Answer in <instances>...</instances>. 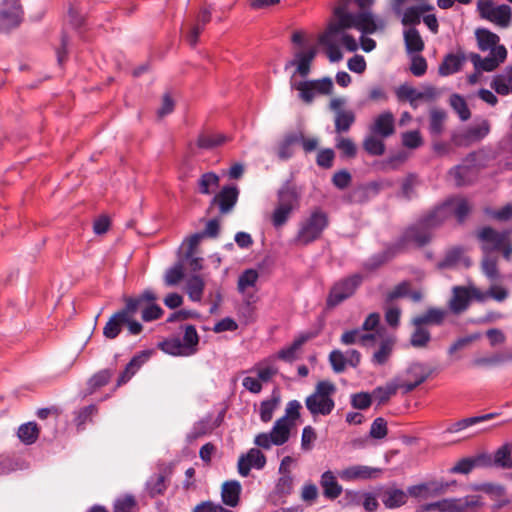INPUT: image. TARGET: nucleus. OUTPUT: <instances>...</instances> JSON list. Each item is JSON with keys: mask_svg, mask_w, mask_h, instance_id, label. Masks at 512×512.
<instances>
[{"mask_svg": "<svg viewBox=\"0 0 512 512\" xmlns=\"http://www.w3.org/2000/svg\"><path fill=\"white\" fill-rule=\"evenodd\" d=\"M374 0H338V4L333 9L335 21L347 18L354 28L362 34H374L377 31H383L386 27L384 18L375 15L371 11Z\"/></svg>", "mask_w": 512, "mask_h": 512, "instance_id": "obj_1", "label": "nucleus"}, {"mask_svg": "<svg viewBox=\"0 0 512 512\" xmlns=\"http://www.w3.org/2000/svg\"><path fill=\"white\" fill-rule=\"evenodd\" d=\"M446 206H435L421 216L415 224L409 226L396 241L398 247L402 250L408 243H414L418 247L427 245L432 239L433 230L447 219Z\"/></svg>", "mask_w": 512, "mask_h": 512, "instance_id": "obj_2", "label": "nucleus"}, {"mask_svg": "<svg viewBox=\"0 0 512 512\" xmlns=\"http://www.w3.org/2000/svg\"><path fill=\"white\" fill-rule=\"evenodd\" d=\"M336 390L334 383L329 380H321L316 384L313 393L306 397L305 406L314 419L332 413L335 408L333 395Z\"/></svg>", "mask_w": 512, "mask_h": 512, "instance_id": "obj_3", "label": "nucleus"}, {"mask_svg": "<svg viewBox=\"0 0 512 512\" xmlns=\"http://www.w3.org/2000/svg\"><path fill=\"white\" fill-rule=\"evenodd\" d=\"M328 226L327 212L321 208H315L299 223L294 242L301 246H307L318 240Z\"/></svg>", "mask_w": 512, "mask_h": 512, "instance_id": "obj_4", "label": "nucleus"}, {"mask_svg": "<svg viewBox=\"0 0 512 512\" xmlns=\"http://www.w3.org/2000/svg\"><path fill=\"white\" fill-rule=\"evenodd\" d=\"M363 281L364 276L361 273H353L335 281L327 295L326 307L328 309L335 308L353 297Z\"/></svg>", "mask_w": 512, "mask_h": 512, "instance_id": "obj_5", "label": "nucleus"}, {"mask_svg": "<svg viewBox=\"0 0 512 512\" xmlns=\"http://www.w3.org/2000/svg\"><path fill=\"white\" fill-rule=\"evenodd\" d=\"M490 132V123L486 119L470 126L461 127L451 133V143L457 147H469L481 142Z\"/></svg>", "mask_w": 512, "mask_h": 512, "instance_id": "obj_6", "label": "nucleus"}, {"mask_svg": "<svg viewBox=\"0 0 512 512\" xmlns=\"http://www.w3.org/2000/svg\"><path fill=\"white\" fill-rule=\"evenodd\" d=\"M349 29H351L350 22L346 17H342L340 21L333 20L330 22L325 32L319 37L320 44L327 47V56L330 62L334 63L342 60L343 54L336 43L337 35L342 30Z\"/></svg>", "mask_w": 512, "mask_h": 512, "instance_id": "obj_7", "label": "nucleus"}, {"mask_svg": "<svg viewBox=\"0 0 512 512\" xmlns=\"http://www.w3.org/2000/svg\"><path fill=\"white\" fill-rule=\"evenodd\" d=\"M23 10L19 0H3L0 5V31H9L21 23Z\"/></svg>", "mask_w": 512, "mask_h": 512, "instance_id": "obj_8", "label": "nucleus"}, {"mask_svg": "<svg viewBox=\"0 0 512 512\" xmlns=\"http://www.w3.org/2000/svg\"><path fill=\"white\" fill-rule=\"evenodd\" d=\"M383 180L370 181L355 186L346 196V201L351 204H364L375 198L384 188Z\"/></svg>", "mask_w": 512, "mask_h": 512, "instance_id": "obj_9", "label": "nucleus"}, {"mask_svg": "<svg viewBox=\"0 0 512 512\" xmlns=\"http://www.w3.org/2000/svg\"><path fill=\"white\" fill-rule=\"evenodd\" d=\"M507 57V50L504 45H499L492 49L488 56L482 58L477 53L470 54V60L473 63L475 70L491 72L494 71Z\"/></svg>", "mask_w": 512, "mask_h": 512, "instance_id": "obj_10", "label": "nucleus"}, {"mask_svg": "<svg viewBox=\"0 0 512 512\" xmlns=\"http://www.w3.org/2000/svg\"><path fill=\"white\" fill-rule=\"evenodd\" d=\"M510 230L498 232L490 226L482 227L478 233L477 238L481 242V249L485 254L500 250L504 240L510 236Z\"/></svg>", "mask_w": 512, "mask_h": 512, "instance_id": "obj_11", "label": "nucleus"}, {"mask_svg": "<svg viewBox=\"0 0 512 512\" xmlns=\"http://www.w3.org/2000/svg\"><path fill=\"white\" fill-rule=\"evenodd\" d=\"M125 303L123 310L128 316H135L139 311L142 313L148 302L157 301V295L152 289H145L140 294L134 296H124Z\"/></svg>", "mask_w": 512, "mask_h": 512, "instance_id": "obj_12", "label": "nucleus"}, {"mask_svg": "<svg viewBox=\"0 0 512 512\" xmlns=\"http://www.w3.org/2000/svg\"><path fill=\"white\" fill-rule=\"evenodd\" d=\"M301 194L291 179L286 180L277 191V205L298 210Z\"/></svg>", "mask_w": 512, "mask_h": 512, "instance_id": "obj_13", "label": "nucleus"}, {"mask_svg": "<svg viewBox=\"0 0 512 512\" xmlns=\"http://www.w3.org/2000/svg\"><path fill=\"white\" fill-rule=\"evenodd\" d=\"M239 197V189L236 185L223 186L219 193L212 199V204L217 203L221 214L230 213Z\"/></svg>", "mask_w": 512, "mask_h": 512, "instance_id": "obj_14", "label": "nucleus"}, {"mask_svg": "<svg viewBox=\"0 0 512 512\" xmlns=\"http://www.w3.org/2000/svg\"><path fill=\"white\" fill-rule=\"evenodd\" d=\"M369 131L382 139L392 136L395 132V118L392 112L384 111L375 117Z\"/></svg>", "mask_w": 512, "mask_h": 512, "instance_id": "obj_15", "label": "nucleus"}, {"mask_svg": "<svg viewBox=\"0 0 512 512\" xmlns=\"http://www.w3.org/2000/svg\"><path fill=\"white\" fill-rule=\"evenodd\" d=\"M471 302L470 286H455L452 289V297L449 300L450 310L458 315L466 311Z\"/></svg>", "mask_w": 512, "mask_h": 512, "instance_id": "obj_16", "label": "nucleus"}, {"mask_svg": "<svg viewBox=\"0 0 512 512\" xmlns=\"http://www.w3.org/2000/svg\"><path fill=\"white\" fill-rule=\"evenodd\" d=\"M440 205H447V218L453 214L458 223L462 224L471 213V205L469 201L462 197L448 198Z\"/></svg>", "mask_w": 512, "mask_h": 512, "instance_id": "obj_17", "label": "nucleus"}, {"mask_svg": "<svg viewBox=\"0 0 512 512\" xmlns=\"http://www.w3.org/2000/svg\"><path fill=\"white\" fill-rule=\"evenodd\" d=\"M315 56L316 50L314 48H310L306 52H297L295 54V59L290 60L285 64V70L292 66H296V73L301 77H306L310 73L311 63Z\"/></svg>", "mask_w": 512, "mask_h": 512, "instance_id": "obj_18", "label": "nucleus"}, {"mask_svg": "<svg viewBox=\"0 0 512 512\" xmlns=\"http://www.w3.org/2000/svg\"><path fill=\"white\" fill-rule=\"evenodd\" d=\"M149 356L150 352L147 350L141 351L134 355L132 359L126 364L124 370L120 373L117 379V386L126 384L146 362Z\"/></svg>", "mask_w": 512, "mask_h": 512, "instance_id": "obj_19", "label": "nucleus"}, {"mask_svg": "<svg viewBox=\"0 0 512 512\" xmlns=\"http://www.w3.org/2000/svg\"><path fill=\"white\" fill-rule=\"evenodd\" d=\"M383 505L387 509H396L407 503V493L396 487H387L379 493Z\"/></svg>", "mask_w": 512, "mask_h": 512, "instance_id": "obj_20", "label": "nucleus"}, {"mask_svg": "<svg viewBox=\"0 0 512 512\" xmlns=\"http://www.w3.org/2000/svg\"><path fill=\"white\" fill-rule=\"evenodd\" d=\"M383 470L381 468L370 467L366 465H354L346 468L342 472V478L347 480H367V479H376L382 474Z\"/></svg>", "mask_w": 512, "mask_h": 512, "instance_id": "obj_21", "label": "nucleus"}, {"mask_svg": "<svg viewBox=\"0 0 512 512\" xmlns=\"http://www.w3.org/2000/svg\"><path fill=\"white\" fill-rule=\"evenodd\" d=\"M401 251L397 242L388 245L383 251L373 254L365 263L364 267L367 270L373 271L382 266L387 261L391 260L397 253Z\"/></svg>", "mask_w": 512, "mask_h": 512, "instance_id": "obj_22", "label": "nucleus"}, {"mask_svg": "<svg viewBox=\"0 0 512 512\" xmlns=\"http://www.w3.org/2000/svg\"><path fill=\"white\" fill-rule=\"evenodd\" d=\"M128 314L122 309L115 312L103 328V336L107 339L118 337L127 322Z\"/></svg>", "mask_w": 512, "mask_h": 512, "instance_id": "obj_23", "label": "nucleus"}, {"mask_svg": "<svg viewBox=\"0 0 512 512\" xmlns=\"http://www.w3.org/2000/svg\"><path fill=\"white\" fill-rule=\"evenodd\" d=\"M345 499L348 503L362 505L367 512H374L378 508L376 497L369 492L346 491Z\"/></svg>", "mask_w": 512, "mask_h": 512, "instance_id": "obj_24", "label": "nucleus"}, {"mask_svg": "<svg viewBox=\"0 0 512 512\" xmlns=\"http://www.w3.org/2000/svg\"><path fill=\"white\" fill-rule=\"evenodd\" d=\"M491 88L502 96L512 94V65L493 76Z\"/></svg>", "mask_w": 512, "mask_h": 512, "instance_id": "obj_25", "label": "nucleus"}, {"mask_svg": "<svg viewBox=\"0 0 512 512\" xmlns=\"http://www.w3.org/2000/svg\"><path fill=\"white\" fill-rule=\"evenodd\" d=\"M320 486L323 490V496L329 500L338 498L343 491L342 486L338 483L335 475L330 470L325 471L321 475Z\"/></svg>", "mask_w": 512, "mask_h": 512, "instance_id": "obj_26", "label": "nucleus"}, {"mask_svg": "<svg viewBox=\"0 0 512 512\" xmlns=\"http://www.w3.org/2000/svg\"><path fill=\"white\" fill-rule=\"evenodd\" d=\"M465 60L466 57L463 53H448L439 65L438 72L441 76L455 74L461 70Z\"/></svg>", "mask_w": 512, "mask_h": 512, "instance_id": "obj_27", "label": "nucleus"}, {"mask_svg": "<svg viewBox=\"0 0 512 512\" xmlns=\"http://www.w3.org/2000/svg\"><path fill=\"white\" fill-rule=\"evenodd\" d=\"M433 9L434 7L430 4L407 7L404 11L402 10L401 22L405 26H416L420 24L423 13Z\"/></svg>", "mask_w": 512, "mask_h": 512, "instance_id": "obj_28", "label": "nucleus"}, {"mask_svg": "<svg viewBox=\"0 0 512 512\" xmlns=\"http://www.w3.org/2000/svg\"><path fill=\"white\" fill-rule=\"evenodd\" d=\"M310 339L309 334H301L293 342L277 352V358L287 363H292L297 359V353L300 348Z\"/></svg>", "mask_w": 512, "mask_h": 512, "instance_id": "obj_29", "label": "nucleus"}, {"mask_svg": "<svg viewBox=\"0 0 512 512\" xmlns=\"http://www.w3.org/2000/svg\"><path fill=\"white\" fill-rule=\"evenodd\" d=\"M241 485L236 480L226 481L222 486L221 498L225 505L236 507L240 500Z\"/></svg>", "mask_w": 512, "mask_h": 512, "instance_id": "obj_30", "label": "nucleus"}, {"mask_svg": "<svg viewBox=\"0 0 512 512\" xmlns=\"http://www.w3.org/2000/svg\"><path fill=\"white\" fill-rule=\"evenodd\" d=\"M291 428L292 426L286 423V418H279L275 421L269 432L275 446H282L289 440Z\"/></svg>", "mask_w": 512, "mask_h": 512, "instance_id": "obj_31", "label": "nucleus"}, {"mask_svg": "<svg viewBox=\"0 0 512 512\" xmlns=\"http://www.w3.org/2000/svg\"><path fill=\"white\" fill-rule=\"evenodd\" d=\"M446 312L439 308H429L427 311L413 318L412 323L414 326H423L425 324L440 325L444 321Z\"/></svg>", "mask_w": 512, "mask_h": 512, "instance_id": "obj_32", "label": "nucleus"}, {"mask_svg": "<svg viewBox=\"0 0 512 512\" xmlns=\"http://www.w3.org/2000/svg\"><path fill=\"white\" fill-rule=\"evenodd\" d=\"M508 362H512V352H501L487 357L475 358L472 365L475 367H494Z\"/></svg>", "mask_w": 512, "mask_h": 512, "instance_id": "obj_33", "label": "nucleus"}, {"mask_svg": "<svg viewBox=\"0 0 512 512\" xmlns=\"http://www.w3.org/2000/svg\"><path fill=\"white\" fill-rule=\"evenodd\" d=\"M184 330L182 345L189 356L194 355L198 350L199 335L194 325L181 326Z\"/></svg>", "mask_w": 512, "mask_h": 512, "instance_id": "obj_34", "label": "nucleus"}, {"mask_svg": "<svg viewBox=\"0 0 512 512\" xmlns=\"http://www.w3.org/2000/svg\"><path fill=\"white\" fill-rule=\"evenodd\" d=\"M362 146L370 156H382L386 150L384 139L372 133L364 138Z\"/></svg>", "mask_w": 512, "mask_h": 512, "instance_id": "obj_35", "label": "nucleus"}, {"mask_svg": "<svg viewBox=\"0 0 512 512\" xmlns=\"http://www.w3.org/2000/svg\"><path fill=\"white\" fill-rule=\"evenodd\" d=\"M19 440L25 445L34 444L39 437V428L36 422H27L21 424L17 431Z\"/></svg>", "mask_w": 512, "mask_h": 512, "instance_id": "obj_36", "label": "nucleus"}, {"mask_svg": "<svg viewBox=\"0 0 512 512\" xmlns=\"http://www.w3.org/2000/svg\"><path fill=\"white\" fill-rule=\"evenodd\" d=\"M476 38L478 47L481 51L492 50L496 48L499 42V36L486 28H479L476 30Z\"/></svg>", "mask_w": 512, "mask_h": 512, "instance_id": "obj_37", "label": "nucleus"}, {"mask_svg": "<svg viewBox=\"0 0 512 512\" xmlns=\"http://www.w3.org/2000/svg\"><path fill=\"white\" fill-rule=\"evenodd\" d=\"M395 94L399 101L407 100L413 107L417 106L415 103L417 100H421L426 97V93L418 91L407 84H402L396 88Z\"/></svg>", "mask_w": 512, "mask_h": 512, "instance_id": "obj_38", "label": "nucleus"}, {"mask_svg": "<svg viewBox=\"0 0 512 512\" xmlns=\"http://www.w3.org/2000/svg\"><path fill=\"white\" fill-rule=\"evenodd\" d=\"M431 373V369L419 362L411 363L405 371L408 380L420 381V385L429 378Z\"/></svg>", "mask_w": 512, "mask_h": 512, "instance_id": "obj_39", "label": "nucleus"}, {"mask_svg": "<svg viewBox=\"0 0 512 512\" xmlns=\"http://www.w3.org/2000/svg\"><path fill=\"white\" fill-rule=\"evenodd\" d=\"M404 42L408 53H417L424 49V42L415 27L404 31Z\"/></svg>", "mask_w": 512, "mask_h": 512, "instance_id": "obj_40", "label": "nucleus"}, {"mask_svg": "<svg viewBox=\"0 0 512 512\" xmlns=\"http://www.w3.org/2000/svg\"><path fill=\"white\" fill-rule=\"evenodd\" d=\"M291 87L299 92V98L307 104L312 103L318 93L313 80L295 82Z\"/></svg>", "mask_w": 512, "mask_h": 512, "instance_id": "obj_41", "label": "nucleus"}, {"mask_svg": "<svg viewBox=\"0 0 512 512\" xmlns=\"http://www.w3.org/2000/svg\"><path fill=\"white\" fill-rule=\"evenodd\" d=\"M148 495L152 498L163 495L167 489L166 477L163 474H153L145 484Z\"/></svg>", "mask_w": 512, "mask_h": 512, "instance_id": "obj_42", "label": "nucleus"}, {"mask_svg": "<svg viewBox=\"0 0 512 512\" xmlns=\"http://www.w3.org/2000/svg\"><path fill=\"white\" fill-rule=\"evenodd\" d=\"M355 119V113L352 110L339 111L334 118L335 132L337 134L348 132Z\"/></svg>", "mask_w": 512, "mask_h": 512, "instance_id": "obj_43", "label": "nucleus"}, {"mask_svg": "<svg viewBox=\"0 0 512 512\" xmlns=\"http://www.w3.org/2000/svg\"><path fill=\"white\" fill-rule=\"evenodd\" d=\"M397 390L398 386L395 381H391L385 386L376 387L371 393L372 401L375 400L378 405H383L397 393Z\"/></svg>", "mask_w": 512, "mask_h": 512, "instance_id": "obj_44", "label": "nucleus"}, {"mask_svg": "<svg viewBox=\"0 0 512 512\" xmlns=\"http://www.w3.org/2000/svg\"><path fill=\"white\" fill-rule=\"evenodd\" d=\"M158 347L166 354L172 356L188 357L187 351L184 349L180 338H167L158 344Z\"/></svg>", "mask_w": 512, "mask_h": 512, "instance_id": "obj_45", "label": "nucleus"}, {"mask_svg": "<svg viewBox=\"0 0 512 512\" xmlns=\"http://www.w3.org/2000/svg\"><path fill=\"white\" fill-rule=\"evenodd\" d=\"M446 119V112L441 109H433L430 112L429 119V133L433 137H438L444 130V122Z\"/></svg>", "mask_w": 512, "mask_h": 512, "instance_id": "obj_46", "label": "nucleus"}, {"mask_svg": "<svg viewBox=\"0 0 512 512\" xmlns=\"http://www.w3.org/2000/svg\"><path fill=\"white\" fill-rule=\"evenodd\" d=\"M205 288L204 280L199 275H192L186 284V290L189 298L194 302H199L202 299L203 291Z\"/></svg>", "mask_w": 512, "mask_h": 512, "instance_id": "obj_47", "label": "nucleus"}, {"mask_svg": "<svg viewBox=\"0 0 512 512\" xmlns=\"http://www.w3.org/2000/svg\"><path fill=\"white\" fill-rule=\"evenodd\" d=\"M494 465L504 469H512V448L510 443H505L494 453Z\"/></svg>", "mask_w": 512, "mask_h": 512, "instance_id": "obj_48", "label": "nucleus"}, {"mask_svg": "<svg viewBox=\"0 0 512 512\" xmlns=\"http://www.w3.org/2000/svg\"><path fill=\"white\" fill-rule=\"evenodd\" d=\"M227 141L224 134H205L202 133L198 136L197 146L200 149L210 150L216 148Z\"/></svg>", "mask_w": 512, "mask_h": 512, "instance_id": "obj_49", "label": "nucleus"}, {"mask_svg": "<svg viewBox=\"0 0 512 512\" xmlns=\"http://www.w3.org/2000/svg\"><path fill=\"white\" fill-rule=\"evenodd\" d=\"M295 211L297 210L276 204L271 214V223L273 227L276 229L283 227Z\"/></svg>", "mask_w": 512, "mask_h": 512, "instance_id": "obj_50", "label": "nucleus"}, {"mask_svg": "<svg viewBox=\"0 0 512 512\" xmlns=\"http://www.w3.org/2000/svg\"><path fill=\"white\" fill-rule=\"evenodd\" d=\"M449 104L461 121H467L471 117V112L463 96L456 93L452 94L449 99Z\"/></svg>", "mask_w": 512, "mask_h": 512, "instance_id": "obj_51", "label": "nucleus"}, {"mask_svg": "<svg viewBox=\"0 0 512 512\" xmlns=\"http://www.w3.org/2000/svg\"><path fill=\"white\" fill-rule=\"evenodd\" d=\"M280 401V396L278 394L273 393L272 398L263 400L260 403V419L264 423H268L271 421L273 417V413L277 408Z\"/></svg>", "mask_w": 512, "mask_h": 512, "instance_id": "obj_52", "label": "nucleus"}, {"mask_svg": "<svg viewBox=\"0 0 512 512\" xmlns=\"http://www.w3.org/2000/svg\"><path fill=\"white\" fill-rule=\"evenodd\" d=\"M393 350V343L390 340H383L379 348L373 353L372 363L376 366L384 365L390 358Z\"/></svg>", "mask_w": 512, "mask_h": 512, "instance_id": "obj_53", "label": "nucleus"}, {"mask_svg": "<svg viewBox=\"0 0 512 512\" xmlns=\"http://www.w3.org/2000/svg\"><path fill=\"white\" fill-rule=\"evenodd\" d=\"M212 430L209 419H201L193 424L190 432L186 436L187 443L191 444L196 439L206 435Z\"/></svg>", "mask_w": 512, "mask_h": 512, "instance_id": "obj_54", "label": "nucleus"}, {"mask_svg": "<svg viewBox=\"0 0 512 512\" xmlns=\"http://www.w3.org/2000/svg\"><path fill=\"white\" fill-rule=\"evenodd\" d=\"M335 147L340 151L343 158H354L357 155V146L350 138L337 137Z\"/></svg>", "mask_w": 512, "mask_h": 512, "instance_id": "obj_55", "label": "nucleus"}, {"mask_svg": "<svg viewBox=\"0 0 512 512\" xmlns=\"http://www.w3.org/2000/svg\"><path fill=\"white\" fill-rule=\"evenodd\" d=\"M463 251V248L460 246L453 247L452 249L448 250L444 258L441 261H439L438 268L448 269L457 265L458 262L461 260Z\"/></svg>", "mask_w": 512, "mask_h": 512, "instance_id": "obj_56", "label": "nucleus"}, {"mask_svg": "<svg viewBox=\"0 0 512 512\" xmlns=\"http://www.w3.org/2000/svg\"><path fill=\"white\" fill-rule=\"evenodd\" d=\"M512 11L510 6L502 4L496 7L491 22L498 24L501 27H508L511 21Z\"/></svg>", "mask_w": 512, "mask_h": 512, "instance_id": "obj_57", "label": "nucleus"}, {"mask_svg": "<svg viewBox=\"0 0 512 512\" xmlns=\"http://www.w3.org/2000/svg\"><path fill=\"white\" fill-rule=\"evenodd\" d=\"M258 277V272L255 269L250 268L244 270L238 278L237 286L239 292L243 293L246 288L255 286Z\"/></svg>", "mask_w": 512, "mask_h": 512, "instance_id": "obj_58", "label": "nucleus"}, {"mask_svg": "<svg viewBox=\"0 0 512 512\" xmlns=\"http://www.w3.org/2000/svg\"><path fill=\"white\" fill-rule=\"evenodd\" d=\"M431 340L430 332L422 326H415L411 335L410 344L415 348L425 347Z\"/></svg>", "mask_w": 512, "mask_h": 512, "instance_id": "obj_59", "label": "nucleus"}, {"mask_svg": "<svg viewBox=\"0 0 512 512\" xmlns=\"http://www.w3.org/2000/svg\"><path fill=\"white\" fill-rule=\"evenodd\" d=\"M275 485V493L281 497L291 494L293 490V477L291 473H280Z\"/></svg>", "mask_w": 512, "mask_h": 512, "instance_id": "obj_60", "label": "nucleus"}, {"mask_svg": "<svg viewBox=\"0 0 512 512\" xmlns=\"http://www.w3.org/2000/svg\"><path fill=\"white\" fill-rule=\"evenodd\" d=\"M184 277V269L182 263L178 262L167 269L164 281L167 286L177 285Z\"/></svg>", "mask_w": 512, "mask_h": 512, "instance_id": "obj_61", "label": "nucleus"}, {"mask_svg": "<svg viewBox=\"0 0 512 512\" xmlns=\"http://www.w3.org/2000/svg\"><path fill=\"white\" fill-rule=\"evenodd\" d=\"M163 314L164 310L156 303V301H151L144 307L141 319L144 322H152L160 319Z\"/></svg>", "mask_w": 512, "mask_h": 512, "instance_id": "obj_62", "label": "nucleus"}, {"mask_svg": "<svg viewBox=\"0 0 512 512\" xmlns=\"http://www.w3.org/2000/svg\"><path fill=\"white\" fill-rule=\"evenodd\" d=\"M417 182V176L414 173H410L406 176L401 184V192L400 195L405 200H411L415 195V186Z\"/></svg>", "mask_w": 512, "mask_h": 512, "instance_id": "obj_63", "label": "nucleus"}, {"mask_svg": "<svg viewBox=\"0 0 512 512\" xmlns=\"http://www.w3.org/2000/svg\"><path fill=\"white\" fill-rule=\"evenodd\" d=\"M477 462V458H462L453 467L449 469V472L452 474L466 475L474 469V467L477 465Z\"/></svg>", "mask_w": 512, "mask_h": 512, "instance_id": "obj_64", "label": "nucleus"}]
</instances>
